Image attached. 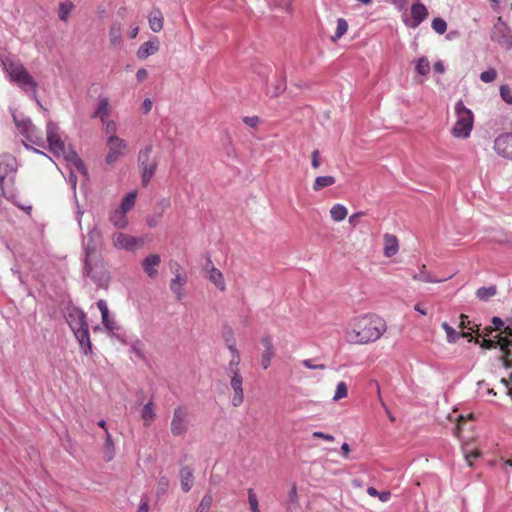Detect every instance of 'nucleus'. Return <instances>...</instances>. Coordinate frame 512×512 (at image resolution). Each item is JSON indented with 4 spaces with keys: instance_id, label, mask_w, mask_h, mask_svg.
<instances>
[{
    "instance_id": "nucleus-1",
    "label": "nucleus",
    "mask_w": 512,
    "mask_h": 512,
    "mask_svg": "<svg viewBox=\"0 0 512 512\" xmlns=\"http://www.w3.org/2000/svg\"><path fill=\"white\" fill-rule=\"evenodd\" d=\"M386 329V322L382 318L364 315L351 320L346 331V339L352 344H367L378 340Z\"/></svg>"
},
{
    "instance_id": "nucleus-2",
    "label": "nucleus",
    "mask_w": 512,
    "mask_h": 512,
    "mask_svg": "<svg viewBox=\"0 0 512 512\" xmlns=\"http://www.w3.org/2000/svg\"><path fill=\"white\" fill-rule=\"evenodd\" d=\"M65 318L74 333L84 354L91 352V341L89 337V329L86 321V314L77 307H68Z\"/></svg>"
},
{
    "instance_id": "nucleus-3",
    "label": "nucleus",
    "mask_w": 512,
    "mask_h": 512,
    "mask_svg": "<svg viewBox=\"0 0 512 512\" xmlns=\"http://www.w3.org/2000/svg\"><path fill=\"white\" fill-rule=\"evenodd\" d=\"M3 66L11 81L16 83L29 97L37 98V82L21 63L14 61L3 62Z\"/></svg>"
},
{
    "instance_id": "nucleus-4",
    "label": "nucleus",
    "mask_w": 512,
    "mask_h": 512,
    "mask_svg": "<svg viewBox=\"0 0 512 512\" xmlns=\"http://www.w3.org/2000/svg\"><path fill=\"white\" fill-rule=\"evenodd\" d=\"M83 274L101 287L107 285L110 278L101 254L84 257Z\"/></svg>"
},
{
    "instance_id": "nucleus-5",
    "label": "nucleus",
    "mask_w": 512,
    "mask_h": 512,
    "mask_svg": "<svg viewBox=\"0 0 512 512\" xmlns=\"http://www.w3.org/2000/svg\"><path fill=\"white\" fill-rule=\"evenodd\" d=\"M455 113L457 120L452 128V134L456 138H467L473 128V113L470 109L465 107L461 100L455 105Z\"/></svg>"
},
{
    "instance_id": "nucleus-6",
    "label": "nucleus",
    "mask_w": 512,
    "mask_h": 512,
    "mask_svg": "<svg viewBox=\"0 0 512 512\" xmlns=\"http://www.w3.org/2000/svg\"><path fill=\"white\" fill-rule=\"evenodd\" d=\"M153 146L151 144L146 145L138 153V164L141 170L142 185L147 186L153 178L157 166L158 160L156 157H152Z\"/></svg>"
},
{
    "instance_id": "nucleus-7",
    "label": "nucleus",
    "mask_w": 512,
    "mask_h": 512,
    "mask_svg": "<svg viewBox=\"0 0 512 512\" xmlns=\"http://www.w3.org/2000/svg\"><path fill=\"white\" fill-rule=\"evenodd\" d=\"M16 171V159L10 154H4L0 157V185L2 189V195L8 199L13 196L12 192H9L5 185L9 181H13V174Z\"/></svg>"
},
{
    "instance_id": "nucleus-8",
    "label": "nucleus",
    "mask_w": 512,
    "mask_h": 512,
    "mask_svg": "<svg viewBox=\"0 0 512 512\" xmlns=\"http://www.w3.org/2000/svg\"><path fill=\"white\" fill-rule=\"evenodd\" d=\"M107 154L105 162L108 165L115 164L128 150V143L118 136H108L106 139Z\"/></svg>"
},
{
    "instance_id": "nucleus-9",
    "label": "nucleus",
    "mask_w": 512,
    "mask_h": 512,
    "mask_svg": "<svg viewBox=\"0 0 512 512\" xmlns=\"http://www.w3.org/2000/svg\"><path fill=\"white\" fill-rule=\"evenodd\" d=\"M189 412L184 406H179L174 409L173 417L170 425L171 433L174 436L184 435L189 428Z\"/></svg>"
},
{
    "instance_id": "nucleus-10",
    "label": "nucleus",
    "mask_w": 512,
    "mask_h": 512,
    "mask_svg": "<svg viewBox=\"0 0 512 512\" xmlns=\"http://www.w3.org/2000/svg\"><path fill=\"white\" fill-rule=\"evenodd\" d=\"M102 242V232L99 228L94 226L89 230L87 236L84 237L82 241L84 257L101 254L99 249L102 245Z\"/></svg>"
},
{
    "instance_id": "nucleus-11",
    "label": "nucleus",
    "mask_w": 512,
    "mask_h": 512,
    "mask_svg": "<svg viewBox=\"0 0 512 512\" xmlns=\"http://www.w3.org/2000/svg\"><path fill=\"white\" fill-rule=\"evenodd\" d=\"M111 242L114 248L125 250L128 252L135 251L138 247L142 246L143 241L140 238L125 234L117 231L111 234Z\"/></svg>"
},
{
    "instance_id": "nucleus-12",
    "label": "nucleus",
    "mask_w": 512,
    "mask_h": 512,
    "mask_svg": "<svg viewBox=\"0 0 512 512\" xmlns=\"http://www.w3.org/2000/svg\"><path fill=\"white\" fill-rule=\"evenodd\" d=\"M491 39L506 49L512 48V37L506 23L499 17L493 26Z\"/></svg>"
},
{
    "instance_id": "nucleus-13",
    "label": "nucleus",
    "mask_w": 512,
    "mask_h": 512,
    "mask_svg": "<svg viewBox=\"0 0 512 512\" xmlns=\"http://www.w3.org/2000/svg\"><path fill=\"white\" fill-rule=\"evenodd\" d=\"M54 155L56 157H63V159L67 162L69 168H75V170L83 174L86 173V169L82 160L78 157L77 153L70 146L64 145L63 149L57 151Z\"/></svg>"
},
{
    "instance_id": "nucleus-14",
    "label": "nucleus",
    "mask_w": 512,
    "mask_h": 512,
    "mask_svg": "<svg viewBox=\"0 0 512 512\" xmlns=\"http://www.w3.org/2000/svg\"><path fill=\"white\" fill-rule=\"evenodd\" d=\"M428 17V10L421 2H416L411 6V17L404 19L407 27L416 29Z\"/></svg>"
},
{
    "instance_id": "nucleus-15",
    "label": "nucleus",
    "mask_w": 512,
    "mask_h": 512,
    "mask_svg": "<svg viewBox=\"0 0 512 512\" xmlns=\"http://www.w3.org/2000/svg\"><path fill=\"white\" fill-rule=\"evenodd\" d=\"M47 142L49 144V150L55 154L57 151L62 150L65 143L62 141L58 127L52 121H49L46 126Z\"/></svg>"
},
{
    "instance_id": "nucleus-16",
    "label": "nucleus",
    "mask_w": 512,
    "mask_h": 512,
    "mask_svg": "<svg viewBox=\"0 0 512 512\" xmlns=\"http://www.w3.org/2000/svg\"><path fill=\"white\" fill-rule=\"evenodd\" d=\"M494 149L502 157L512 160V133L498 136L494 142Z\"/></svg>"
},
{
    "instance_id": "nucleus-17",
    "label": "nucleus",
    "mask_w": 512,
    "mask_h": 512,
    "mask_svg": "<svg viewBox=\"0 0 512 512\" xmlns=\"http://www.w3.org/2000/svg\"><path fill=\"white\" fill-rule=\"evenodd\" d=\"M242 377L239 374V370H235L233 375L231 376L230 385L234 391V395L232 397L231 403L234 407H238L242 404L244 399V393L242 388Z\"/></svg>"
},
{
    "instance_id": "nucleus-18",
    "label": "nucleus",
    "mask_w": 512,
    "mask_h": 512,
    "mask_svg": "<svg viewBox=\"0 0 512 512\" xmlns=\"http://www.w3.org/2000/svg\"><path fill=\"white\" fill-rule=\"evenodd\" d=\"M161 263V258L157 254H150L142 261V268L145 274L150 278H155L158 275L157 267Z\"/></svg>"
},
{
    "instance_id": "nucleus-19",
    "label": "nucleus",
    "mask_w": 512,
    "mask_h": 512,
    "mask_svg": "<svg viewBox=\"0 0 512 512\" xmlns=\"http://www.w3.org/2000/svg\"><path fill=\"white\" fill-rule=\"evenodd\" d=\"M159 40L154 37L147 42H144L137 50L136 55L139 59L144 60L149 56L155 54L159 50Z\"/></svg>"
},
{
    "instance_id": "nucleus-20",
    "label": "nucleus",
    "mask_w": 512,
    "mask_h": 512,
    "mask_svg": "<svg viewBox=\"0 0 512 512\" xmlns=\"http://www.w3.org/2000/svg\"><path fill=\"white\" fill-rule=\"evenodd\" d=\"M187 283V275H176L170 281V290L175 295L177 301H181L185 297L184 286Z\"/></svg>"
},
{
    "instance_id": "nucleus-21",
    "label": "nucleus",
    "mask_w": 512,
    "mask_h": 512,
    "mask_svg": "<svg viewBox=\"0 0 512 512\" xmlns=\"http://www.w3.org/2000/svg\"><path fill=\"white\" fill-rule=\"evenodd\" d=\"M206 269H208V279L221 291H224L225 286V280L223 277V274L220 270L215 268L212 264V261L210 259L207 260Z\"/></svg>"
},
{
    "instance_id": "nucleus-22",
    "label": "nucleus",
    "mask_w": 512,
    "mask_h": 512,
    "mask_svg": "<svg viewBox=\"0 0 512 512\" xmlns=\"http://www.w3.org/2000/svg\"><path fill=\"white\" fill-rule=\"evenodd\" d=\"M491 333H492V327H486L482 333H480L478 331V333H476V334L479 337H483L484 339L482 342H479V340L476 339L475 342L480 344V346L484 349H495L497 347L500 348V342H502V340H504L505 337L499 335V336H497V340L486 339V337L490 336Z\"/></svg>"
},
{
    "instance_id": "nucleus-23",
    "label": "nucleus",
    "mask_w": 512,
    "mask_h": 512,
    "mask_svg": "<svg viewBox=\"0 0 512 512\" xmlns=\"http://www.w3.org/2000/svg\"><path fill=\"white\" fill-rule=\"evenodd\" d=\"M261 343L264 346L261 364L264 369H267L271 363V359L275 354L272 338L270 336H264L261 339Z\"/></svg>"
},
{
    "instance_id": "nucleus-24",
    "label": "nucleus",
    "mask_w": 512,
    "mask_h": 512,
    "mask_svg": "<svg viewBox=\"0 0 512 512\" xmlns=\"http://www.w3.org/2000/svg\"><path fill=\"white\" fill-rule=\"evenodd\" d=\"M501 360L505 368H512V338L505 337L500 342Z\"/></svg>"
},
{
    "instance_id": "nucleus-25",
    "label": "nucleus",
    "mask_w": 512,
    "mask_h": 512,
    "mask_svg": "<svg viewBox=\"0 0 512 512\" xmlns=\"http://www.w3.org/2000/svg\"><path fill=\"white\" fill-rule=\"evenodd\" d=\"M126 214L127 213H125L121 209L116 208L114 211H112L110 213L109 221L116 229H118V230L125 229L129 224Z\"/></svg>"
},
{
    "instance_id": "nucleus-26",
    "label": "nucleus",
    "mask_w": 512,
    "mask_h": 512,
    "mask_svg": "<svg viewBox=\"0 0 512 512\" xmlns=\"http://www.w3.org/2000/svg\"><path fill=\"white\" fill-rule=\"evenodd\" d=\"M384 248L383 253L386 257H393L398 253L399 244L395 235L386 233L384 234Z\"/></svg>"
},
{
    "instance_id": "nucleus-27",
    "label": "nucleus",
    "mask_w": 512,
    "mask_h": 512,
    "mask_svg": "<svg viewBox=\"0 0 512 512\" xmlns=\"http://www.w3.org/2000/svg\"><path fill=\"white\" fill-rule=\"evenodd\" d=\"M110 104L109 100L106 97H102L99 99L97 109L93 113L92 117L99 118L102 123H105V120L110 115Z\"/></svg>"
},
{
    "instance_id": "nucleus-28",
    "label": "nucleus",
    "mask_w": 512,
    "mask_h": 512,
    "mask_svg": "<svg viewBox=\"0 0 512 512\" xmlns=\"http://www.w3.org/2000/svg\"><path fill=\"white\" fill-rule=\"evenodd\" d=\"M163 15L158 8H154L148 16L149 27L153 32H160L163 28Z\"/></svg>"
},
{
    "instance_id": "nucleus-29",
    "label": "nucleus",
    "mask_w": 512,
    "mask_h": 512,
    "mask_svg": "<svg viewBox=\"0 0 512 512\" xmlns=\"http://www.w3.org/2000/svg\"><path fill=\"white\" fill-rule=\"evenodd\" d=\"M13 120L19 130V132L23 135L26 132L36 131V126L32 123L30 118H19L17 114L13 113Z\"/></svg>"
},
{
    "instance_id": "nucleus-30",
    "label": "nucleus",
    "mask_w": 512,
    "mask_h": 512,
    "mask_svg": "<svg viewBox=\"0 0 512 512\" xmlns=\"http://www.w3.org/2000/svg\"><path fill=\"white\" fill-rule=\"evenodd\" d=\"M180 482L184 492L190 491L193 484V474L189 467L186 466L180 470Z\"/></svg>"
},
{
    "instance_id": "nucleus-31",
    "label": "nucleus",
    "mask_w": 512,
    "mask_h": 512,
    "mask_svg": "<svg viewBox=\"0 0 512 512\" xmlns=\"http://www.w3.org/2000/svg\"><path fill=\"white\" fill-rule=\"evenodd\" d=\"M109 40L113 46L122 44V26L119 22H114L109 30Z\"/></svg>"
},
{
    "instance_id": "nucleus-32",
    "label": "nucleus",
    "mask_w": 512,
    "mask_h": 512,
    "mask_svg": "<svg viewBox=\"0 0 512 512\" xmlns=\"http://www.w3.org/2000/svg\"><path fill=\"white\" fill-rule=\"evenodd\" d=\"M136 197H137L136 191H131V192L127 193L124 196V198L122 199L121 204L118 208L121 209L122 211H124L125 213H127L135 205Z\"/></svg>"
},
{
    "instance_id": "nucleus-33",
    "label": "nucleus",
    "mask_w": 512,
    "mask_h": 512,
    "mask_svg": "<svg viewBox=\"0 0 512 512\" xmlns=\"http://www.w3.org/2000/svg\"><path fill=\"white\" fill-rule=\"evenodd\" d=\"M155 416L156 415H155V412L153 409V402L149 401L148 403H146L144 405L142 412H141V417L144 421V425L149 426L151 424V422L154 420Z\"/></svg>"
},
{
    "instance_id": "nucleus-34",
    "label": "nucleus",
    "mask_w": 512,
    "mask_h": 512,
    "mask_svg": "<svg viewBox=\"0 0 512 512\" xmlns=\"http://www.w3.org/2000/svg\"><path fill=\"white\" fill-rule=\"evenodd\" d=\"M335 178L333 176H318L313 184V189L315 191H319L325 187H329L335 183Z\"/></svg>"
},
{
    "instance_id": "nucleus-35",
    "label": "nucleus",
    "mask_w": 512,
    "mask_h": 512,
    "mask_svg": "<svg viewBox=\"0 0 512 512\" xmlns=\"http://www.w3.org/2000/svg\"><path fill=\"white\" fill-rule=\"evenodd\" d=\"M347 213V208L341 204H335L330 210L331 217L336 222L344 220Z\"/></svg>"
},
{
    "instance_id": "nucleus-36",
    "label": "nucleus",
    "mask_w": 512,
    "mask_h": 512,
    "mask_svg": "<svg viewBox=\"0 0 512 512\" xmlns=\"http://www.w3.org/2000/svg\"><path fill=\"white\" fill-rule=\"evenodd\" d=\"M463 453L465 456V460L469 466L473 465V460L477 459L480 456V453L477 449L471 448L470 444L466 443L462 447Z\"/></svg>"
},
{
    "instance_id": "nucleus-37",
    "label": "nucleus",
    "mask_w": 512,
    "mask_h": 512,
    "mask_svg": "<svg viewBox=\"0 0 512 512\" xmlns=\"http://www.w3.org/2000/svg\"><path fill=\"white\" fill-rule=\"evenodd\" d=\"M496 293L497 289L495 286L481 287L476 291V296L482 301H487L495 296Z\"/></svg>"
},
{
    "instance_id": "nucleus-38",
    "label": "nucleus",
    "mask_w": 512,
    "mask_h": 512,
    "mask_svg": "<svg viewBox=\"0 0 512 512\" xmlns=\"http://www.w3.org/2000/svg\"><path fill=\"white\" fill-rule=\"evenodd\" d=\"M23 136L30 143L40 147H44V140L41 137V132L39 131V129L36 128V131L26 132L23 134Z\"/></svg>"
},
{
    "instance_id": "nucleus-39",
    "label": "nucleus",
    "mask_w": 512,
    "mask_h": 512,
    "mask_svg": "<svg viewBox=\"0 0 512 512\" xmlns=\"http://www.w3.org/2000/svg\"><path fill=\"white\" fill-rule=\"evenodd\" d=\"M104 459L106 461H110L114 457V444L112 442V438L110 433L106 430V440L104 444Z\"/></svg>"
},
{
    "instance_id": "nucleus-40",
    "label": "nucleus",
    "mask_w": 512,
    "mask_h": 512,
    "mask_svg": "<svg viewBox=\"0 0 512 512\" xmlns=\"http://www.w3.org/2000/svg\"><path fill=\"white\" fill-rule=\"evenodd\" d=\"M348 30V23L345 19L339 18L337 20V28L334 36H332V41L336 42L339 40Z\"/></svg>"
},
{
    "instance_id": "nucleus-41",
    "label": "nucleus",
    "mask_w": 512,
    "mask_h": 512,
    "mask_svg": "<svg viewBox=\"0 0 512 512\" xmlns=\"http://www.w3.org/2000/svg\"><path fill=\"white\" fill-rule=\"evenodd\" d=\"M416 72L419 75L426 76L430 72V63L426 57H421L416 63Z\"/></svg>"
},
{
    "instance_id": "nucleus-42",
    "label": "nucleus",
    "mask_w": 512,
    "mask_h": 512,
    "mask_svg": "<svg viewBox=\"0 0 512 512\" xmlns=\"http://www.w3.org/2000/svg\"><path fill=\"white\" fill-rule=\"evenodd\" d=\"M442 328L446 332L447 335V342L448 343H455L458 338L460 337L459 333L456 332V330L450 326L447 322L442 323Z\"/></svg>"
},
{
    "instance_id": "nucleus-43",
    "label": "nucleus",
    "mask_w": 512,
    "mask_h": 512,
    "mask_svg": "<svg viewBox=\"0 0 512 512\" xmlns=\"http://www.w3.org/2000/svg\"><path fill=\"white\" fill-rule=\"evenodd\" d=\"M74 5L71 2H63L59 6V18L62 21H67L70 12L72 11Z\"/></svg>"
},
{
    "instance_id": "nucleus-44",
    "label": "nucleus",
    "mask_w": 512,
    "mask_h": 512,
    "mask_svg": "<svg viewBox=\"0 0 512 512\" xmlns=\"http://www.w3.org/2000/svg\"><path fill=\"white\" fill-rule=\"evenodd\" d=\"M347 393H348L347 385L345 382L341 381L336 386V391L333 396V400L339 401L342 398H345L347 396Z\"/></svg>"
},
{
    "instance_id": "nucleus-45",
    "label": "nucleus",
    "mask_w": 512,
    "mask_h": 512,
    "mask_svg": "<svg viewBox=\"0 0 512 512\" xmlns=\"http://www.w3.org/2000/svg\"><path fill=\"white\" fill-rule=\"evenodd\" d=\"M102 323L108 331H115L119 328L114 317L110 315V312L107 313L105 317L102 316Z\"/></svg>"
},
{
    "instance_id": "nucleus-46",
    "label": "nucleus",
    "mask_w": 512,
    "mask_h": 512,
    "mask_svg": "<svg viewBox=\"0 0 512 512\" xmlns=\"http://www.w3.org/2000/svg\"><path fill=\"white\" fill-rule=\"evenodd\" d=\"M432 28L438 34H444L447 30V24L442 18H434L432 21Z\"/></svg>"
},
{
    "instance_id": "nucleus-47",
    "label": "nucleus",
    "mask_w": 512,
    "mask_h": 512,
    "mask_svg": "<svg viewBox=\"0 0 512 512\" xmlns=\"http://www.w3.org/2000/svg\"><path fill=\"white\" fill-rule=\"evenodd\" d=\"M211 504L212 495L208 493L202 498L196 512H208L211 507Z\"/></svg>"
},
{
    "instance_id": "nucleus-48",
    "label": "nucleus",
    "mask_w": 512,
    "mask_h": 512,
    "mask_svg": "<svg viewBox=\"0 0 512 512\" xmlns=\"http://www.w3.org/2000/svg\"><path fill=\"white\" fill-rule=\"evenodd\" d=\"M413 278L415 280H419V281H422V282H426V283H429V282H438V280H435L433 279L426 271H425V265L422 266V269L420 270L419 273L417 274H414L413 275Z\"/></svg>"
},
{
    "instance_id": "nucleus-49",
    "label": "nucleus",
    "mask_w": 512,
    "mask_h": 512,
    "mask_svg": "<svg viewBox=\"0 0 512 512\" xmlns=\"http://www.w3.org/2000/svg\"><path fill=\"white\" fill-rule=\"evenodd\" d=\"M497 77V72L494 68H489L488 70L482 72L480 74V79L485 83L493 82Z\"/></svg>"
},
{
    "instance_id": "nucleus-50",
    "label": "nucleus",
    "mask_w": 512,
    "mask_h": 512,
    "mask_svg": "<svg viewBox=\"0 0 512 512\" xmlns=\"http://www.w3.org/2000/svg\"><path fill=\"white\" fill-rule=\"evenodd\" d=\"M248 502L252 512H260L258 507V499L253 489H248Z\"/></svg>"
},
{
    "instance_id": "nucleus-51",
    "label": "nucleus",
    "mask_w": 512,
    "mask_h": 512,
    "mask_svg": "<svg viewBox=\"0 0 512 512\" xmlns=\"http://www.w3.org/2000/svg\"><path fill=\"white\" fill-rule=\"evenodd\" d=\"M500 96L507 104H512V90L508 85L500 87Z\"/></svg>"
},
{
    "instance_id": "nucleus-52",
    "label": "nucleus",
    "mask_w": 512,
    "mask_h": 512,
    "mask_svg": "<svg viewBox=\"0 0 512 512\" xmlns=\"http://www.w3.org/2000/svg\"><path fill=\"white\" fill-rule=\"evenodd\" d=\"M460 320L461 321H460L459 327L461 329L468 328V329H470L474 333H478V331L480 330L478 325H474L473 327L469 326L470 325V321L468 320V317L466 315L461 314Z\"/></svg>"
},
{
    "instance_id": "nucleus-53",
    "label": "nucleus",
    "mask_w": 512,
    "mask_h": 512,
    "mask_svg": "<svg viewBox=\"0 0 512 512\" xmlns=\"http://www.w3.org/2000/svg\"><path fill=\"white\" fill-rule=\"evenodd\" d=\"M168 486H169L168 478L165 476L160 477L158 480V484H157V494L158 495L164 494L167 491Z\"/></svg>"
},
{
    "instance_id": "nucleus-54",
    "label": "nucleus",
    "mask_w": 512,
    "mask_h": 512,
    "mask_svg": "<svg viewBox=\"0 0 512 512\" xmlns=\"http://www.w3.org/2000/svg\"><path fill=\"white\" fill-rule=\"evenodd\" d=\"M105 133L107 136H117V125L113 120L106 121L105 120Z\"/></svg>"
},
{
    "instance_id": "nucleus-55",
    "label": "nucleus",
    "mask_w": 512,
    "mask_h": 512,
    "mask_svg": "<svg viewBox=\"0 0 512 512\" xmlns=\"http://www.w3.org/2000/svg\"><path fill=\"white\" fill-rule=\"evenodd\" d=\"M169 266H170V270L174 274V277L178 274L179 275H187L179 263L171 261Z\"/></svg>"
},
{
    "instance_id": "nucleus-56",
    "label": "nucleus",
    "mask_w": 512,
    "mask_h": 512,
    "mask_svg": "<svg viewBox=\"0 0 512 512\" xmlns=\"http://www.w3.org/2000/svg\"><path fill=\"white\" fill-rule=\"evenodd\" d=\"M240 363V356L239 355H234L231 359V361L229 362V366H228V371L231 375H233V372L235 370H239L238 369V365Z\"/></svg>"
},
{
    "instance_id": "nucleus-57",
    "label": "nucleus",
    "mask_w": 512,
    "mask_h": 512,
    "mask_svg": "<svg viewBox=\"0 0 512 512\" xmlns=\"http://www.w3.org/2000/svg\"><path fill=\"white\" fill-rule=\"evenodd\" d=\"M301 363L309 369L324 370L326 368L324 364H313L311 359H305Z\"/></svg>"
},
{
    "instance_id": "nucleus-58",
    "label": "nucleus",
    "mask_w": 512,
    "mask_h": 512,
    "mask_svg": "<svg viewBox=\"0 0 512 512\" xmlns=\"http://www.w3.org/2000/svg\"><path fill=\"white\" fill-rule=\"evenodd\" d=\"M508 338H512V318L506 320L504 329L502 331Z\"/></svg>"
},
{
    "instance_id": "nucleus-59",
    "label": "nucleus",
    "mask_w": 512,
    "mask_h": 512,
    "mask_svg": "<svg viewBox=\"0 0 512 512\" xmlns=\"http://www.w3.org/2000/svg\"><path fill=\"white\" fill-rule=\"evenodd\" d=\"M243 121L246 125H248L252 128H255L259 124L260 120L257 116H253V117H244Z\"/></svg>"
},
{
    "instance_id": "nucleus-60",
    "label": "nucleus",
    "mask_w": 512,
    "mask_h": 512,
    "mask_svg": "<svg viewBox=\"0 0 512 512\" xmlns=\"http://www.w3.org/2000/svg\"><path fill=\"white\" fill-rule=\"evenodd\" d=\"M161 218V213L158 215L150 216L147 218V224L150 228H154L158 225Z\"/></svg>"
},
{
    "instance_id": "nucleus-61",
    "label": "nucleus",
    "mask_w": 512,
    "mask_h": 512,
    "mask_svg": "<svg viewBox=\"0 0 512 512\" xmlns=\"http://www.w3.org/2000/svg\"><path fill=\"white\" fill-rule=\"evenodd\" d=\"M312 436L314 438H322V439H324L326 441H330V442L335 440L333 435L325 434V433L320 432V431L313 432Z\"/></svg>"
},
{
    "instance_id": "nucleus-62",
    "label": "nucleus",
    "mask_w": 512,
    "mask_h": 512,
    "mask_svg": "<svg viewBox=\"0 0 512 512\" xmlns=\"http://www.w3.org/2000/svg\"><path fill=\"white\" fill-rule=\"evenodd\" d=\"M97 307L98 309L100 310L101 312V317L105 315H107V313H109V309L107 307V304H106V301L103 300V299H100L98 302H97Z\"/></svg>"
},
{
    "instance_id": "nucleus-63",
    "label": "nucleus",
    "mask_w": 512,
    "mask_h": 512,
    "mask_svg": "<svg viewBox=\"0 0 512 512\" xmlns=\"http://www.w3.org/2000/svg\"><path fill=\"white\" fill-rule=\"evenodd\" d=\"M319 151L318 150H314L312 152V161H311V165L313 168L317 169L319 166H320V158H319Z\"/></svg>"
},
{
    "instance_id": "nucleus-64",
    "label": "nucleus",
    "mask_w": 512,
    "mask_h": 512,
    "mask_svg": "<svg viewBox=\"0 0 512 512\" xmlns=\"http://www.w3.org/2000/svg\"><path fill=\"white\" fill-rule=\"evenodd\" d=\"M501 382L505 385V387L507 388V394L511 396L512 398V373L510 374L509 376V380L507 379H502Z\"/></svg>"
}]
</instances>
